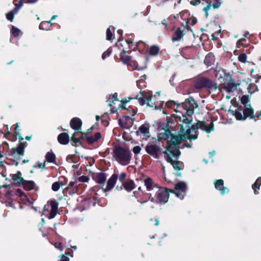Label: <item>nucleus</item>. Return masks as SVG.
Here are the masks:
<instances>
[{"label":"nucleus","mask_w":261,"mask_h":261,"mask_svg":"<svg viewBox=\"0 0 261 261\" xmlns=\"http://www.w3.org/2000/svg\"><path fill=\"white\" fill-rule=\"evenodd\" d=\"M166 107L173 108L176 112L173 117L175 121L179 122L180 127V135L182 138L196 139L198 134L197 129L200 128L208 133L214 129L213 122H199L193 124L190 127L192 121V115L194 111L198 107V105L193 99H187L184 103L176 105L173 101H168L166 103Z\"/></svg>","instance_id":"f257e3e1"},{"label":"nucleus","mask_w":261,"mask_h":261,"mask_svg":"<svg viewBox=\"0 0 261 261\" xmlns=\"http://www.w3.org/2000/svg\"><path fill=\"white\" fill-rule=\"evenodd\" d=\"M179 125V130L178 136H174L171 134L168 129L160 128L158 130V138L159 139L167 140V144L166 150L163 151L164 158L167 162L170 163L175 170L181 169V163L178 161L180 152L179 150V144L182 140H195V139L182 138L180 135V127Z\"/></svg>","instance_id":"f03ea898"},{"label":"nucleus","mask_w":261,"mask_h":261,"mask_svg":"<svg viewBox=\"0 0 261 261\" xmlns=\"http://www.w3.org/2000/svg\"><path fill=\"white\" fill-rule=\"evenodd\" d=\"M113 158L120 164L125 166L129 164L132 155L129 150L121 147H116L113 150Z\"/></svg>","instance_id":"7ed1b4c3"},{"label":"nucleus","mask_w":261,"mask_h":261,"mask_svg":"<svg viewBox=\"0 0 261 261\" xmlns=\"http://www.w3.org/2000/svg\"><path fill=\"white\" fill-rule=\"evenodd\" d=\"M154 193V202L162 204L166 203L169 199V192L166 188L160 187Z\"/></svg>","instance_id":"20e7f679"},{"label":"nucleus","mask_w":261,"mask_h":261,"mask_svg":"<svg viewBox=\"0 0 261 261\" xmlns=\"http://www.w3.org/2000/svg\"><path fill=\"white\" fill-rule=\"evenodd\" d=\"M58 206L54 201L46 204L41 212L42 215L46 216L49 219L54 218L58 213Z\"/></svg>","instance_id":"39448f33"},{"label":"nucleus","mask_w":261,"mask_h":261,"mask_svg":"<svg viewBox=\"0 0 261 261\" xmlns=\"http://www.w3.org/2000/svg\"><path fill=\"white\" fill-rule=\"evenodd\" d=\"M141 95L137 96V99H138V101L140 104L142 106L145 103H147V106L150 107H156V97L154 95H152L150 93H145L144 94L141 92Z\"/></svg>","instance_id":"423d86ee"},{"label":"nucleus","mask_w":261,"mask_h":261,"mask_svg":"<svg viewBox=\"0 0 261 261\" xmlns=\"http://www.w3.org/2000/svg\"><path fill=\"white\" fill-rule=\"evenodd\" d=\"M195 87L197 89L207 88L211 90H215L217 88V84L215 83L204 77H199L196 80Z\"/></svg>","instance_id":"0eeeda50"},{"label":"nucleus","mask_w":261,"mask_h":261,"mask_svg":"<svg viewBox=\"0 0 261 261\" xmlns=\"http://www.w3.org/2000/svg\"><path fill=\"white\" fill-rule=\"evenodd\" d=\"M144 185L146 187L147 191L150 192L148 200L151 202L154 201L153 195L154 193L156 191V189H158L160 187L158 186L150 177H147L144 180Z\"/></svg>","instance_id":"6e6552de"},{"label":"nucleus","mask_w":261,"mask_h":261,"mask_svg":"<svg viewBox=\"0 0 261 261\" xmlns=\"http://www.w3.org/2000/svg\"><path fill=\"white\" fill-rule=\"evenodd\" d=\"M187 189V184L184 181H179L175 184L173 192L180 199L184 198Z\"/></svg>","instance_id":"1a4fd4ad"},{"label":"nucleus","mask_w":261,"mask_h":261,"mask_svg":"<svg viewBox=\"0 0 261 261\" xmlns=\"http://www.w3.org/2000/svg\"><path fill=\"white\" fill-rule=\"evenodd\" d=\"M146 151L155 159H159L162 149L160 146L151 143L148 144L145 147Z\"/></svg>","instance_id":"9d476101"},{"label":"nucleus","mask_w":261,"mask_h":261,"mask_svg":"<svg viewBox=\"0 0 261 261\" xmlns=\"http://www.w3.org/2000/svg\"><path fill=\"white\" fill-rule=\"evenodd\" d=\"M133 122V119L129 116H123L119 121L120 126L125 129L130 128L132 126Z\"/></svg>","instance_id":"9b49d317"},{"label":"nucleus","mask_w":261,"mask_h":261,"mask_svg":"<svg viewBox=\"0 0 261 261\" xmlns=\"http://www.w3.org/2000/svg\"><path fill=\"white\" fill-rule=\"evenodd\" d=\"M136 134L142 139L146 140L149 137V127L146 125H142L136 132Z\"/></svg>","instance_id":"f8f14e48"},{"label":"nucleus","mask_w":261,"mask_h":261,"mask_svg":"<svg viewBox=\"0 0 261 261\" xmlns=\"http://www.w3.org/2000/svg\"><path fill=\"white\" fill-rule=\"evenodd\" d=\"M187 30H188L184 24L181 27L178 28L172 37V41L175 42L179 40L185 34Z\"/></svg>","instance_id":"ddd939ff"},{"label":"nucleus","mask_w":261,"mask_h":261,"mask_svg":"<svg viewBox=\"0 0 261 261\" xmlns=\"http://www.w3.org/2000/svg\"><path fill=\"white\" fill-rule=\"evenodd\" d=\"M237 85L234 83V81L229 79L225 81L223 84V88L227 92H230L236 90Z\"/></svg>","instance_id":"4468645a"},{"label":"nucleus","mask_w":261,"mask_h":261,"mask_svg":"<svg viewBox=\"0 0 261 261\" xmlns=\"http://www.w3.org/2000/svg\"><path fill=\"white\" fill-rule=\"evenodd\" d=\"M223 180L222 179L216 180L215 182V188L219 190L222 195H224L229 192L227 188L223 186Z\"/></svg>","instance_id":"2eb2a0df"},{"label":"nucleus","mask_w":261,"mask_h":261,"mask_svg":"<svg viewBox=\"0 0 261 261\" xmlns=\"http://www.w3.org/2000/svg\"><path fill=\"white\" fill-rule=\"evenodd\" d=\"M82 121L78 118H74L70 121V126L76 132H80L81 129Z\"/></svg>","instance_id":"dca6fc26"},{"label":"nucleus","mask_w":261,"mask_h":261,"mask_svg":"<svg viewBox=\"0 0 261 261\" xmlns=\"http://www.w3.org/2000/svg\"><path fill=\"white\" fill-rule=\"evenodd\" d=\"M21 174L20 172L18 171L17 173L13 175L12 177L13 184L14 185L19 186L22 185L24 179L21 176Z\"/></svg>","instance_id":"f3484780"},{"label":"nucleus","mask_w":261,"mask_h":261,"mask_svg":"<svg viewBox=\"0 0 261 261\" xmlns=\"http://www.w3.org/2000/svg\"><path fill=\"white\" fill-rule=\"evenodd\" d=\"M117 178L118 176L116 174H113L108 181L107 186L106 188L105 189V191H108L112 189L114 186Z\"/></svg>","instance_id":"a211bd4d"},{"label":"nucleus","mask_w":261,"mask_h":261,"mask_svg":"<svg viewBox=\"0 0 261 261\" xmlns=\"http://www.w3.org/2000/svg\"><path fill=\"white\" fill-rule=\"evenodd\" d=\"M11 152L14 156H22L24 154V147L23 145L21 144L18 147L13 148Z\"/></svg>","instance_id":"6ab92c4d"},{"label":"nucleus","mask_w":261,"mask_h":261,"mask_svg":"<svg viewBox=\"0 0 261 261\" xmlns=\"http://www.w3.org/2000/svg\"><path fill=\"white\" fill-rule=\"evenodd\" d=\"M93 178L96 182L99 184H102L105 182L107 179V176L105 173H98L94 175Z\"/></svg>","instance_id":"aec40b11"},{"label":"nucleus","mask_w":261,"mask_h":261,"mask_svg":"<svg viewBox=\"0 0 261 261\" xmlns=\"http://www.w3.org/2000/svg\"><path fill=\"white\" fill-rule=\"evenodd\" d=\"M58 140L60 144L65 145L68 143L69 137L67 133H63L58 136Z\"/></svg>","instance_id":"412c9836"},{"label":"nucleus","mask_w":261,"mask_h":261,"mask_svg":"<svg viewBox=\"0 0 261 261\" xmlns=\"http://www.w3.org/2000/svg\"><path fill=\"white\" fill-rule=\"evenodd\" d=\"M243 114L245 119L247 117H250V118L253 119L254 118L253 115V110L251 108L250 105H246L245 109L243 111Z\"/></svg>","instance_id":"4be33fe9"},{"label":"nucleus","mask_w":261,"mask_h":261,"mask_svg":"<svg viewBox=\"0 0 261 261\" xmlns=\"http://www.w3.org/2000/svg\"><path fill=\"white\" fill-rule=\"evenodd\" d=\"M119 100L117 98V94L115 93L109 95L107 100V103L108 106L112 107Z\"/></svg>","instance_id":"5701e85b"},{"label":"nucleus","mask_w":261,"mask_h":261,"mask_svg":"<svg viewBox=\"0 0 261 261\" xmlns=\"http://www.w3.org/2000/svg\"><path fill=\"white\" fill-rule=\"evenodd\" d=\"M22 185L24 189L28 191L34 189L36 186V185L33 181L25 180Z\"/></svg>","instance_id":"b1692460"},{"label":"nucleus","mask_w":261,"mask_h":261,"mask_svg":"<svg viewBox=\"0 0 261 261\" xmlns=\"http://www.w3.org/2000/svg\"><path fill=\"white\" fill-rule=\"evenodd\" d=\"M215 62L214 56L212 53L207 54L204 59V63L207 66H210L214 64Z\"/></svg>","instance_id":"393cba45"},{"label":"nucleus","mask_w":261,"mask_h":261,"mask_svg":"<svg viewBox=\"0 0 261 261\" xmlns=\"http://www.w3.org/2000/svg\"><path fill=\"white\" fill-rule=\"evenodd\" d=\"M261 186V177L258 178L255 183L253 184L252 187L254 191V193L256 195L259 194L258 190L259 189Z\"/></svg>","instance_id":"a878e982"},{"label":"nucleus","mask_w":261,"mask_h":261,"mask_svg":"<svg viewBox=\"0 0 261 261\" xmlns=\"http://www.w3.org/2000/svg\"><path fill=\"white\" fill-rule=\"evenodd\" d=\"M123 187L125 190L128 192H130L135 188L134 182L132 180H130L128 182H125L123 184Z\"/></svg>","instance_id":"bb28decb"},{"label":"nucleus","mask_w":261,"mask_h":261,"mask_svg":"<svg viewBox=\"0 0 261 261\" xmlns=\"http://www.w3.org/2000/svg\"><path fill=\"white\" fill-rule=\"evenodd\" d=\"M241 111L242 110L238 108V109L236 110L233 113V115L237 120H242L245 119L244 115V114L242 115Z\"/></svg>","instance_id":"cd10ccee"},{"label":"nucleus","mask_w":261,"mask_h":261,"mask_svg":"<svg viewBox=\"0 0 261 261\" xmlns=\"http://www.w3.org/2000/svg\"><path fill=\"white\" fill-rule=\"evenodd\" d=\"M45 159L48 162L54 163L56 159V155L53 152H48L46 154Z\"/></svg>","instance_id":"c85d7f7f"},{"label":"nucleus","mask_w":261,"mask_h":261,"mask_svg":"<svg viewBox=\"0 0 261 261\" xmlns=\"http://www.w3.org/2000/svg\"><path fill=\"white\" fill-rule=\"evenodd\" d=\"M197 23V19L193 17H191L190 18L188 19L186 22L185 27L187 29H189V25H194Z\"/></svg>","instance_id":"c756f323"},{"label":"nucleus","mask_w":261,"mask_h":261,"mask_svg":"<svg viewBox=\"0 0 261 261\" xmlns=\"http://www.w3.org/2000/svg\"><path fill=\"white\" fill-rule=\"evenodd\" d=\"M77 186L76 182L71 181L69 182L68 189L72 191L73 193H75L77 191Z\"/></svg>","instance_id":"7c9ffc66"},{"label":"nucleus","mask_w":261,"mask_h":261,"mask_svg":"<svg viewBox=\"0 0 261 261\" xmlns=\"http://www.w3.org/2000/svg\"><path fill=\"white\" fill-rule=\"evenodd\" d=\"M120 57L122 61L125 64H128L130 61V57L126 55L124 52H122L120 54Z\"/></svg>","instance_id":"2f4dec72"},{"label":"nucleus","mask_w":261,"mask_h":261,"mask_svg":"<svg viewBox=\"0 0 261 261\" xmlns=\"http://www.w3.org/2000/svg\"><path fill=\"white\" fill-rule=\"evenodd\" d=\"M159 51V48L158 47L156 46H151L149 50V54L151 56H155L156 55Z\"/></svg>","instance_id":"473e14b6"},{"label":"nucleus","mask_w":261,"mask_h":261,"mask_svg":"<svg viewBox=\"0 0 261 261\" xmlns=\"http://www.w3.org/2000/svg\"><path fill=\"white\" fill-rule=\"evenodd\" d=\"M62 185L59 182H55L53 183L51 189L54 191H58Z\"/></svg>","instance_id":"72a5a7b5"},{"label":"nucleus","mask_w":261,"mask_h":261,"mask_svg":"<svg viewBox=\"0 0 261 261\" xmlns=\"http://www.w3.org/2000/svg\"><path fill=\"white\" fill-rule=\"evenodd\" d=\"M206 3L207 4V6L203 8V11L205 12V16L207 17L208 16V11L211 9L212 5H211V3L209 1Z\"/></svg>","instance_id":"f704fd0d"},{"label":"nucleus","mask_w":261,"mask_h":261,"mask_svg":"<svg viewBox=\"0 0 261 261\" xmlns=\"http://www.w3.org/2000/svg\"><path fill=\"white\" fill-rule=\"evenodd\" d=\"M12 33L14 37H18L20 33V30L13 26L11 30Z\"/></svg>","instance_id":"c9c22d12"},{"label":"nucleus","mask_w":261,"mask_h":261,"mask_svg":"<svg viewBox=\"0 0 261 261\" xmlns=\"http://www.w3.org/2000/svg\"><path fill=\"white\" fill-rule=\"evenodd\" d=\"M241 101L242 104H243L245 107H246V105H249L248 103L249 102V99L248 97H247L246 95H243L241 99Z\"/></svg>","instance_id":"e433bc0d"},{"label":"nucleus","mask_w":261,"mask_h":261,"mask_svg":"<svg viewBox=\"0 0 261 261\" xmlns=\"http://www.w3.org/2000/svg\"><path fill=\"white\" fill-rule=\"evenodd\" d=\"M222 3V0H214L212 6L214 9H217L221 6Z\"/></svg>","instance_id":"4c0bfd02"},{"label":"nucleus","mask_w":261,"mask_h":261,"mask_svg":"<svg viewBox=\"0 0 261 261\" xmlns=\"http://www.w3.org/2000/svg\"><path fill=\"white\" fill-rule=\"evenodd\" d=\"M239 61L245 63L247 59V56L245 54H241L238 57Z\"/></svg>","instance_id":"58836bf2"},{"label":"nucleus","mask_w":261,"mask_h":261,"mask_svg":"<svg viewBox=\"0 0 261 261\" xmlns=\"http://www.w3.org/2000/svg\"><path fill=\"white\" fill-rule=\"evenodd\" d=\"M208 2V0H195V1H191L190 3L194 5V6H197L200 3H203L204 2Z\"/></svg>","instance_id":"ea45409f"},{"label":"nucleus","mask_w":261,"mask_h":261,"mask_svg":"<svg viewBox=\"0 0 261 261\" xmlns=\"http://www.w3.org/2000/svg\"><path fill=\"white\" fill-rule=\"evenodd\" d=\"M89 178L87 176H81L79 177L77 180L80 182H87L89 181Z\"/></svg>","instance_id":"a19ab883"},{"label":"nucleus","mask_w":261,"mask_h":261,"mask_svg":"<svg viewBox=\"0 0 261 261\" xmlns=\"http://www.w3.org/2000/svg\"><path fill=\"white\" fill-rule=\"evenodd\" d=\"M112 49L111 48L108 49L102 55V59L105 60L107 57H109L111 54Z\"/></svg>","instance_id":"79ce46f5"},{"label":"nucleus","mask_w":261,"mask_h":261,"mask_svg":"<svg viewBox=\"0 0 261 261\" xmlns=\"http://www.w3.org/2000/svg\"><path fill=\"white\" fill-rule=\"evenodd\" d=\"M113 36V33L112 31L110 30V28H108L107 30V37L106 39L107 40H110Z\"/></svg>","instance_id":"37998d69"},{"label":"nucleus","mask_w":261,"mask_h":261,"mask_svg":"<svg viewBox=\"0 0 261 261\" xmlns=\"http://www.w3.org/2000/svg\"><path fill=\"white\" fill-rule=\"evenodd\" d=\"M141 149L142 148L140 146H136L134 147L132 151L134 154H138L140 152Z\"/></svg>","instance_id":"c03bdc74"},{"label":"nucleus","mask_w":261,"mask_h":261,"mask_svg":"<svg viewBox=\"0 0 261 261\" xmlns=\"http://www.w3.org/2000/svg\"><path fill=\"white\" fill-rule=\"evenodd\" d=\"M14 15V14L13 12L10 11L7 13L6 17L8 20L12 21L13 20Z\"/></svg>","instance_id":"a18cd8bd"},{"label":"nucleus","mask_w":261,"mask_h":261,"mask_svg":"<svg viewBox=\"0 0 261 261\" xmlns=\"http://www.w3.org/2000/svg\"><path fill=\"white\" fill-rule=\"evenodd\" d=\"M21 199L24 202L27 201L29 203H32L33 202H32L28 197L24 194H23L22 197H20Z\"/></svg>","instance_id":"49530a36"},{"label":"nucleus","mask_w":261,"mask_h":261,"mask_svg":"<svg viewBox=\"0 0 261 261\" xmlns=\"http://www.w3.org/2000/svg\"><path fill=\"white\" fill-rule=\"evenodd\" d=\"M87 141L89 143H93L95 141H96V140H95L94 137L93 136H89L87 138Z\"/></svg>","instance_id":"de8ad7c7"},{"label":"nucleus","mask_w":261,"mask_h":261,"mask_svg":"<svg viewBox=\"0 0 261 261\" xmlns=\"http://www.w3.org/2000/svg\"><path fill=\"white\" fill-rule=\"evenodd\" d=\"M24 194V193L19 189H18L16 192V195L20 198Z\"/></svg>","instance_id":"09e8293b"},{"label":"nucleus","mask_w":261,"mask_h":261,"mask_svg":"<svg viewBox=\"0 0 261 261\" xmlns=\"http://www.w3.org/2000/svg\"><path fill=\"white\" fill-rule=\"evenodd\" d=\"M126 177V174L124 173H121L119 176V180L122 182Z\"/></svg>","instance_id":"8fccbe9b"},{"label":"nucleus","mask_w":261,"mask_h":261,"mask_svg":"<svg viewBox=\"0 0 261 261\" xmlns=\"http://www.w3.org/2000/svg\"><path fill=\"white\" fill-rule=\"evenodd\" d=\"M54 246L55 247L58 249H59L61 251H62L63 248L61 245V243H59V244H57V243H55L54 244Z\"/></svg>","instance_id":"3c124183"},{"label":"nucleus","mask_w":261,"mask_h":261,"mask_svg":"<svg viewBox=\"0 0 261 261\" xmlns=\"http://www.w3.org/2000/svg\"><path fill=\"white\" fill-rule=\"evenodd\" d=\"M93 136L94 137L95 140L97 141L101 137V134L99 133H96L94 134Z\"/></svg>","instance_id":"603ef678"},{"label":"nucleus","mask_w":261,"mask_h":261,"mask_svg":"<svg viewBox=\"0 0 261 261\" xmlns=\"http://www.w3.org/2000/svg\"><path fill=\"white\" fill-rule=\"evenodd\" d=\"M45 24H46V23L45 22H41L39 25V29L41 30L47 29L46 28H45Z\"/></svg>","instance_id":"864d4df0"},{"label":"nucleus","mask_w":261,"mask_h":261,"mask_svg":"<svg viewBox=\"0 0 261 261\" xmlns=\"http://www.w3.org/2000/svg\"><path fill=\"white\" fill-rule=\"evenodd\" d=\"M23 2L22 1H20L19 2L18 4H16L15 5V6H16L17 7H19V9H20L23 5Z\"/></svg>","instance_id":"5fc2aeb1"},{"label":"nucleus","mask_w":261,"mask_h":261,"mask_svg":"<svg viewBox=\"0 0 261 261\" xmlns=\"http://www.w3.org/2000/svg\"><path fill=\"white\" fill-rule=\"evenodd\" d=\"M4 127L5 128V129H4V132H5V134H8V135L9 134H10V132L9 130L8 125H5Z\"/></svg>","instance_id":"6e6d98bb"},{"label":"nucleus","mask_w":261,"mask_h":261,"mask_svg":"<svg viewBox=\"0 0 261 261\" xmlns=\"http://www.w3.org/2000/svg\"><path fill=\"white\" fill-rule=\"evenodd\" d=\"M19 10V7H17L16 6H15V8L12 11H11V12H13L14 14H16L18 12V10Z\"/></svg>","instance_id":"4d7b16f0"},{"label":"nucleus","mask_w":261,"mask_h":261,"mask_svg":"<svg viewBox=\"0 0 261 261\" xmlns=\"http://www.w3.org/2000/svg\"><path fill=\"white\" fill-rule=\"evenodd\" d=\"M119 108H121V109H126V108L125 107V102H124V101H122L121 102V103H120V105L119 106Z\"/></svg>","instance_id":"13d9d810"},{"label":"nucleus","mask_w":261,"mask_h":261,"mask_svg":"<svg viewBox=\"0 0 261 261\" xmlns=\"http://www.w3.org/2000/svg\"><path fill=\"white\" fill-rule=\"evenodd\" d=\"M18 127H19V125H18V123H16V127L14 128V131H15V133L16 134V135H18V133H19Z\"/></svg>","instance_id":"bf43d9fd"},{"label":"nucleus","mask_w":261,"mask_h":261,"mask_svg":"<svg viewBox=\"0 0 261 261\" xmlns=\"http://www.w3.org/2000/svg\"><path fill=\"white\" fill-rule=\"evenodd\" d=\"M60 256L63 258V259L61 261H69V258H68L66 256H64V255H62Z\"/></svg>","instance_id":"052dcab7"},{"label":"nucleus","mask_w":261,"mask_h":261,"mask_svg":"<svg viewBox=\"0 0 261 261\" xmlns=\"http://www.w3.org/2000/svg\"><path fill=\"white\" fill-rule=\"evenodd\" d=\"M72 139L73 141H74L75 142H76L78 141V139L77 138H76L75 137V133L73 134L72 136Z\"/></svg>","instance_id":"680f3d73"},{"label":"nucleus","mask_w":261,"mask_h":261,"mask_svg":"<svg viewBox=\"0 0 261 261\" xmlns=\"http://www.w3.org/2000/svg\"><path fill=\"white\" fill-rule=\"evenodd\" d=\"M45 166V163H40V164H38V167L39 168H43Z\"/></svg>","instance_id":"e2e57ef3"},{"label":"nucleus","mask_w":261,"mask_h":261,"mask_svg":"<svg viewBox=\"0 0 261 261\" xmlns=\"http://www.w3.org/2000/svg\"><path fill=\"white\" fill-rule=\"evenodd\" d=\"M245 38H242V39H240L239 40H238V42H237L238 45L242 44V42L243 41H245Z\"/></svg>","instance_id":"0e129e2a"},{"label":"nucleus","mask_w":261,"mask_h":261,"mask_svg":"<svg viewBox=\"0 0 261 261\" xmlns=\"http://www.w3.org/2000/svg\"><path fill=\"white\" fill-rule=\"evenodd\" d=\"M215 152L214 151H212V152H210L209 153V154H210V156L211 157H212V156H213L215 154Z\"/></svg>","instance_id":"69168bd1"},{"label":"nucleus","mask_w":261,"mask_h":261,"mask_svg":"<svg viewBox=\"0 0 261 261\" xmlns=\"http://www.w3.org/2000/svg\"><path fill=\"white\" fill-rule=\"evenodd\" d=\"M45 223V220L43 218L41 220V222L40 223L39 225H43Z\"/></svg>","instance_id":"338daca9"},{"label":"nucleus","mask_w":261,"mask_h":261,"mask_svg":"<svg viewBox=\"0 0 261 261\" xmlns=\"http://www.w3.org/2000/svg\"><path fill=\"white\" fill-rule=\"evenodd\" d=\"M117 32H118V34H120L121 35H122L123 31H122V30H118L117 31Z\"/></svg>","instance_id":"774afa93"}]
</instances>
